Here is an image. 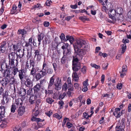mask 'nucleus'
<instances>
[{
	"label": "nucleus",
	"mask_w": 131,
	"mask_h": 131,
	"mask_svg": "<svg viewBox=\"0 0 131 131\" xmlns=\"http://www.w3.org/2000/svg\"><path fill=\"white\" fill-rule=\"evenodd\" d=\"M74 48H84L85 50H89L90 46L88 42L80 39H77L73 45Z\"/></svg>",
	"instance_id": "nucleus-1"
},
{
	"label": "nucleus",
	"mask_w": 131,
	"mask_h": 131,
	"mask_svg": "<svg viewBox=\"0 0 131 131\" xmlns=\"http://www.w3.org/2000/svg\"><path fill=\"white\" fill-rule=\"evenodd\" d=\"M48 66L47 64L44 62L42 66V69L43 71H44V72L45 73V75L47 73L48 74H52L53 72L52 69L50 68H48Z\"/></svg>",
	"instance_id": "nucleus-2"
},
{
	"label": "nucleus",
	"mask_w": 131,
	"mask_h": 131,
	"mask_svg": "<svg viewBox=\"0 0 131 131\" xmlns=\"http://www.w3.org/2000/svg\"><path fill=\"white\" fill-rule=\"evenodd\" d=\"M75 52H76L77 55L82 56L86 53V51H88L89 50H85L84 48H74Z\"/></svg>",
	"instance_id": "nucleus-3"
},
{
	"label": "nucleus",
	"mask_w": 131,
	"mask_h": 131,
	"mask_svg": "<svg viewBox=\"0 0 131 131\" xmlns=\"http://www.w3.org/2000/svg\"><path fill=\"white\" fill-rule=\"evenodd\" d=\"M40 95H37L35 94V95H32L30 97L29 100V102L31 104H33L35 103L36 102V100L39 97Z\"/></svg>",
	"instance_id": "nucleus-4"
},
{
	"label": "nucleus",
	"mask_w": 131,
	"mask_h": 131,
	"mask_svg": "<svg viewBox=\"0 0 131 131\" xmlns=\"http://www.w3.org/2000/svg\"><path fill=\"white\" fill-rule=\"evenodd\" d=\"M120 108H116L115 109V111L113 113V115L117 118H119L122 115V112H120Z\"/></svg>",
	"instance_id": "nucleus-5"
},
{
	"label": "nucleus",
	"mask_w": 131,
	"mask_h": 131,
	"mask_svg": "<svg viewBox=\"0 0 131 131\" xmlns=\"http://www.w3.org/2000/svg\"><path fill=\"white\" fill-rule=\"evenodd\" d=\"M17 61L15 59H9V66L10 67H14L17 66Z\"/></svg>",
	"instance_id": "nucleus-6"
},
{
	"label": "nucleus",
	"mask_w": 131,
	"mask_h": 131,
	"mask_svg": "<svg viewBox=\"0 0 131 131\" xmlns=\"http://www.w3.org/2000/svg\"><path fill=\"white\" fill-rule=\"evenodd\" d=\"M40 73L36 74L35 75V78L37 80H38L42 77L45 76V73L44 72V71H43L42 69L40 71Z\"/></svg>",
	"instance_id": "nucleus-7"
},
{
	"label": "nucleus",
	"mask_w": 131,
	"mask_h": 131,
	"mask_svg": "<svg viewBox=\"0 0 131 131\" xmlns=\"http://www.w3.org/2000/svg\"><path fill=\"white\" fill-rule=\"evenodd\" d=\"M13 72L11 70H10L9 69H6L3 71V77H8L12 74Z\"/></svg>",
	"instance_id": "nucleus-8"
},
{
	"label": "nucleus",
	"mask_w": 131,
	"mask_h": 131,
	"mask_svg": "<svg viewBox=\"0 0 131 131\" xmlns=\"http://www.w3.org/2000/svg\"><path fill=\"white\" fill-rule=\"evenodd\" d=\"M31 120L32 121H36V122H37L38 126H39L40 127H41L42 125H40V123H38L39 122H42L44 120H42L39 118L33 116L31 118Z\"/></svg>",
	"instance_id": "nucleus-9"
},
{
	"label": "nucleus",
	"mask_w": 131,
	"mask_h": 131,
	"mask_svg": "<svg viewBox=\"0 0 131 131\" xmlns=\"http://www.w3.org/2000/svg\"><path fill=\"white\" fill-rule=\"evenodd\" d=\"M41 86L39 84H36L33 88V89L35 94L37 95H40L38 92L40 91V89Z\"/></svg>",
	"instance_id": "nucleus-10"
},
{
	"label": "nucleus",
	"mask_w": 131,
	"mask_h": 131,
	"mask_svg": "<svg viewBox=\"0 0 131 131\" xmlns=\"http://www.w3.org/2000/svg\"><path fill=\"white\" fill-rule=\"evenodd\" d=\"M25 86L28 88L32 87L33 86V82L29 79H27L25 82Z\"/></svg>",
	"instance_id": "nucleus-11"
},
{
	"label": "nucleus",
	"mask_w": 131,
	"mask_h": 131,
	"mask_svg": "<svg viewBox=\"0 0 131 131\" xmlns=\"http://www.w3.org/2000/svg\"><path fill=\"white\" fill-rule=\"evenodd\" d=\"M6 106L1 105L0 106V116L2 117H5V109L6 108Z\"/></svg>",
	"instance_id": "nucleus-12"
},
{
	"label": "nucleus",
	"mask_w": 131,
	"mask_h": 131,
	"mask_svg": "<svg viewBox=\"0 0 131 131\" xmlns=\"http://www.w3.org/2000/svg\"><path fill=\"white\" fill-rule=\"evenodd\" d=\"M72 69L74 71H77L80 68V63H78V64H72Z\"/></svg>",
	"instance_id": "nucleus-13"
},
{
	"label": "nucleus",
	"mask_w": 131,
	"mask_h": 131,
	"mask_svg": "<svg viewBox=\"0 0 131 131\" xmlns=\"http://www.w3.org/2000/svg\"><path fill=\"white\" fill-rule=\"evenodd\" d=\"M25 112L24 107H20L18 110V113L20 116L22 115Z\"/></svg>",
	"instance_id": "nucleus-14"
},
{
	"label": "nucleus",
	"mask_w": 131,
	"mask_h": 131,
	"mask_svg": "<svg viewBox=\"0 0 131 131\" xmlns=\"http://www.w3.org/2000/svg\"><path fill=\"white\" fill-rule=\"evenodd\" d=\"M18 93L21 96H24L26 93V90L24 88H21L18 91Z\"/></svg>",
	"instance_id": "nucleus-15"
},
{
	"label": "nucleus",
	"mask_w": 131,
	"mask_h": 131,
	"mask_svg": "<svg viewBox=\"0 0 131 131\" xmlns=\"http://www.w3.org/2000/svg\"><path fill=\"white\" fill-rule=\"evenodd\" d=\"M71 50L70 49L67 48L66 51L64 50L63 52V55L66 57H68L71 53Z\"/></svg>",
	"instance_id": "nucleus-16"
},
{
	"label": "nucleus",
	"mask_w": 131,
	"mask_h": 131,
	"mask_svg": "<svg viewBox=\"0 0 131 131\" xmlns=\"http://www.w3.org/2000/svg\"><path fill=\"white\" fill-rule=\"evenodd\" d=\"M23 51H20V50H18V51L19 52V54L18 55L17 54V58H23L24 55V51L25 50L23 49Z\"/></svg>",
	"instance_id": "nucleus-17"
},
{
	"label": "nucleus",
	"mask_w": 131,
	"mask_h": 131,
	"mask_svg": "<svg viewBox=\"0 0 131 131\" xmlns=\"http://www.w3.org/2000/svg\"><path fill=\"white\" fill-rule=\"evenodd\" d=\"M22 104V101L20 99H19L16 100L14 104H16L17 107L20 106Z\"/></svg>",
	"instance_id": "nucleus-18"
},
{
	"label": "nucleus",
	"mask_w": 131,
	"mask_h": 131,
	"mask_svg": "<svg viewBox=\"0 0 131 131\" xmlns=\"http://www.w3.org/2000/svg\"><path fill=\"white\" fill-rule=\"evenodd\" d=\"M72 77L73 80L75 82H77L79 80V77L77 73L74 72L72 74Z\"/></svg>",
	"instance_id": "nucleus-19"
},
{
	"label": "nucleus",
	"mask_w": 131,
	"mask_h": 131,
	"mask_svg": "<svg viewBox=\"0 0 131 131\" xmlns=\"http://www.w3.org/2000/svg\"><path fill=\"white\" fill-rule=\"evenodd\" d=\"M116 13L117 16H119L122 14L123 12L122 9L121 7H118L115 9Z\"/></svg>",
	"instance_id": "nucleus-20"
},
{
	"label": "nucleus",
	"mask_w": 131,
	"mask_h": 131,
	"mask_svg": "<svg viewBox=\"0 0 131 131\" xmlns=\"http://www.w3.org/2000/svg\"><path fill=\"white\" fill-rule=\"evenodd\" d=\"M6 43L5 42H4L1 46L0 47V51L1 52L3 53L6 50L5 45Z\"/></svg>",
	"instance_id": "nucleus-21"
},
{
	"label": "nucleus",
	"mask_w": 131,
	"mask_h": 131,
	"mask_svg": "<svg viewBox=\"0 0 131 131\" xmlns=\"http://www.w3.org/2000/svg\"><path fill=\"white\" fill-rule=\"evenodd\" d=\"M1 83L3 86H5L9 83V79L7 78H5L2 80Z\"/></svg>",
	"instance_id": "nucleus-22"
},
{
	"label": "nucleus",
	"mask_w": 131,
	"mask_h": 131,
	"mask_svg": "<svg viewBox=\"0 0 131 131\" xmlns=\"http://www.w3.org/2000/svg\"><path fill=\"white\" fill-rule=\"evenodd\" d=\"M19 76L20 78V79L21 80V81L23 82L24 80V75H23V70H20L19 71Z\"/></svg>",
	"instance_id": "nucleus-23"
},
{
	"label": "nucleus",
	"mask_w": 131,
	"mask_h": 131,
	"mask_svg": "<svg viewBox=\"0 0 131 131\" xmlns=\"http://www.w3.org/2000/svg\"><path fill=\"white\" fill-rule=\"evenodd\" d=\"M9 59H15L16 53L15 52H12L8 54Z\"/></svg>",
	"instance_id": "nucleus-24"
},
{
	"label": "nucleus",
	"mask_w": 131,
	"mask_h": 131,
	"mask_svg": "<svg viewBox=\"0 0 131 131\" xmlns=\"http://www.w3.org/2000/svg\"><path fill=\"white\" fill-rule=\"evenodd\" d=\"M110 16H117V14L116 13V11L115 9H112L110 11Z\"/></svg>",
	"instance_id": "nucleus-25"
},
{
	"label": "nucleus",
	"mask_w": 131,
	"mask_h": 131,
	"mask_svg": "<svg viewBox=\"0 0 131 131\" xmlns=\"http://www.w3.org/2000/svg\"><path fill=\"white\" fill-rule=\"evenodd\" d=\"M1 123L2 124L0 125V128H4L6 127L7 123L5 120H3Z\"/></svg>",
	"instance_id": "nucleus-26"
},
{
	"label": "nucleus",
	"mask_w": 131,
	"mask_h": 131,
	"mask_svg": "<svg viewBox=\"0 0 131 131\" xmlns=\"http://www.w3.org/2000/svg\"><path fill=\"white\" fill-rule=\"evenodd\" d=\"M60 37L61 39V41L62 42L66 41L67 40V39L66 38H65V36L63 33L61 34V35L60 36Z\"/></svg>",
	"instance_id": "nucleus-27"
},
{
	"label": "nucleus",
	"mask_w": 131,
	"mask_h": 131,
	"mask_svg": "<svg viewBox=\"0 0 131 131\" xmlns=\"http://www.w3.org/2000/svg\"><path fill=\"white\" fill-rule=\"evenodd\" d=\"M54 79L53 78V77H51L50 79L49 83V84L48 88H50L54 84Z\"/></svg>",
	"instance_id": "nucleus-28"
},
{
	"label": "nucleus",
	"mask_w": 131,
	"mask_h": 131,
	"mask_svg": "<svg viewBox=\"0 0 131 131\" xmlns=\"http://www.w3.org/2000/svg\"><path fill=\"white\" fill-rule=\"evenodd\" d=\"M26 33V31L24 29L19 30L18 32V34H21L23 36Z\"/></svg>",
	"instance_id": "nucleus-29"
},
{
	"label": "nucleus",
	"mask_w": 131,
	"mask_h": 131,
	"mask_svg": "<svg viewBox=\"0 0 131 131\" xmlns=\"http://www.w3.org/2000/svg\"><path fill=\"white\" fill-rule=\"evenodd\" d=\"M66 37L67 39V40H69L71 44L74 40V38L72 36L67 35L66 36Z\"/></svg>",
	"instance_id": "nucleus-30"
},
{
	"label": "nucleus",
	"mask_w": 131,
	"mask_h": 131,
	"mask_svg": "<svg viewBox=\"0 0 131 131\" xmlns=\"http://www.w3.org/2000/svg\"><path fill=\"white\" fill-rule=\"evenodd\" d=\"M121 47L122 49L121 53H123L125 51L126 49V46L125 43H124L121 45Z\"/></svg>",
	"instance_id": "nucleus-31"
},
{
	"label": "nucleus",
	"mask_w": 131,
	"mask_h": 131,
	"mask_svg": "<svg viewBox=\"0 0 131 131\" xmlns=\"http://www.w3.org/2000/svg\"><path fill=\"white\" fill-rule=\"evenodd\" d=\"M116 131H124V130L123 128V127H122V126H121L119 125H118L117 124V125L116 127Z\"/></svg>",
	"instance_id": "nucleus-32"
},
{
	"label": "nucleus",
	"mask_w": 131,
	"mask_h": 131,
	"mask_svg": "<svg viewBox=\"0 0 131 131\" xmlns=\"http://www.w3.org/2000/svg\"><path fill=\"white\" fill-rule=\"evenodd\" d=\"M43 37L44 35L42 34H40L38 36V41L39 42V43H38L39 45L40 44V42H41V40L43 39Z\"/></svg>",
	"instance_id": "nucleus-33"
},
{
	"label": "nucleus",
	"mask_w": 131,
	"mask_h": 131,
	"mask_svg": "<svg viewBox=\"0 0 131 131\" xmlns=\"http://www.w3.org/2000/svg\"><path fill=\"white\" fill-rule=\"evenodd\" d=\"M9 84L10 85L16 82L14 78L13 77H11L9 80Z\"/></svg>",
	"instance_id": "nucleus-34"
},
{
	"label": "nucleus",
	"mask_w": 131,
	"mask_h": 131,
	"mask_svg": "<svg viewBox=\"0 0 131 131\" xmlns=\"http://www.w3.org/2000/svg\"><path fill=\"white\" fill-rule=\"evenodd\" d=\"M73 91V88H71L68 89V91L67 92V94L68 96L70 97L71 96V94L72 93V92Z\"/></svg>",
	"instance_id": "nucleus-35"
},
{
	"label": "nucleus",
	"mask_w": 131,
	"mask_h": 131,
	"mask_svg": "<svg viewBox=\"0 0 131 131\" xmlns=\"http://www.w3.org/2000/svg\"><path fill=\"white\" fill-rule=\"evenodd\" d=\"M55 85H62L61 84V80L59 78H58L56 79L55 82Z\"/></svg>",
	"instance_id": "nucleus-36"
},
{
	"label": "nucleus",
	"mask_w": 131,
	"mask_h": 131,
	"mask_svg": "<svg viewBox=\"0 0 131 131\" xmlns=\"http://www.w3.org/2000/svg\"><path fill=\"white\" fill-rule=\"evenodd\" d=\"M46 102L50 104H51L54 101V100L51 97H48L46 99Z\"/></svg>",
	"instance_id": "nucleus-37"
},
{
	"label": "nucleus",
	"mask_w": 131,
	"mask_h": 131,
	"mask_svg": "<svg viewBox=\"0 0 131 131\" xmlns=\"http://www.w3.org/2000/svg\"><path fill=\"white\" fill-rule=\"evenodd\" d=\"M58 104L59 106V109H61L63 108V105L64 104V102L63 101H59Z\"/></svg>",
	"instance_id": "nucleus-38"
},
{
	"label": "nucleus",
	"mask_w": 131,
	"mask_h": 131,
	"mask_svg": "<svg viewBox=\"0 0 131 131\" xmlns=\"http://www.w3.org/2000/svg\"><path fill=\"white\" fill-rule=\"evenodd\" d=\"M8 67V66H7L6 63L3 62L1 64V68L2 69V70L3 71V69H4L5 68H7Z\"/></svg>",
	"instance_id": "nucleus-39"
},
{
	"label": "nucleus",
	"mask_w": 131,
	"mask_h": 131,
	"mask_svg": "<svg viewBox=\"0 0 131 131\" xmlns=\"http://www.w3.org/2000/svg\"><path fill=\"white\" fill-rule=\"evenodd\" d=\"M127 66L126 65L123 66L122 67V69L120 72V73L126 72L127 71Z\"/></svg>",
	"instance_id": "nucleus-40"
},
{
	"label": "nucleus",
	"mask_w": 131,
	"mask_h": 131,
	"mask_svg": "<svg viewBox=\"0 0 131 131\" xmlns=\"http://www.w3.org/2000/svg\"><path fill=\"white\" fill-rule=\"evenodd\" d=\"M39 114V112L38 110H33L32 116H37Z\"/></svg>",
	"instance_id": "nucleus-41"
},
{
	"label": "nucleus",
	"mask_w": 131,
	"mask_h": 131,
	"mask_svg": "<svg viewBox=\"0 0 131 131\" xmlns=\"http://www.w3.org/2000/svg\"><path fill=\"white\" fill-rule=\"evenodd\" d=\"M40 50H35V52H34V54H35V57H36V56L40 55L42 54L41 53H40Z\"/></svg>",
	"instance_id": "nucleus-42"
},
{
	"label": "nucleus",
	"mask_w": 131,
	"mask_h": 131,
	"mask_svg": "<svg viewBox=\"0 0 131 131\" xmlns=\"http://www.w3.org/2000/svg\"><path fill=\"white\" fill-rule=\"evenodd\" d=\"M17 107L14 104H13L12 105L11 108V112L12 113H14L16 109V107Z\"/></svg>",
	"instance_id": "nucleus-43"
},
{
	"label": "nucleus",
	"mask_w": 131,
	"mask_h": 131,
	"mask_svg": "<svg viewBox=\"0 0 131 131\" xmlns=\"http://www.w3.org/2000/svg\"><path fill=\"white\" fill-rule=\"evenodd\" d=\"M13 46V51L15 52L19 48V44L16 45H13V46Z\"/></svg>",
	"instance_id": "nucleus-44"
},
{
	"label": "nucleus",
	"mask_w": 131,
	"mask_h": 131,
	"mask_svg": "<svg viewBox=\"0 0 131 131\" xmlns=\"http://www.w3.org/2000/svg\"><path fill=\"white\" fill-rule=\"evenodd\" d=\"M36 69L34 67H32V69L31 71L30 74L33 75V76H34L36 72Z\"/></svg>",
	"instance_id": "nucleus-45"
},
{
	"label": "nucleus",
	"mask_w": 131,
	"mask_h": 131,
	"mask_svg": "<svg viewBox=\"0 0 131 131\" xmlns=\"http://www.w3.org/2000/svg\"><path fill=\"white\" fill-rule=\"evenodd\" d=\"M125 119L124 118H123L121 120L120 125L119 126H122V127H124L125 126Z\"/></svg>",
	"instance_id": "nucleus-46"
},
{
	"label": "nucleus",
	"mask_w": 131,
	"mask_h": 131,
	"mask_svg": "<svg viewBox=\"0 0 131 131\" xmlns=\"http://www.w3.org/2000/svg\"><path fill=\"white\" fill-rule=\"evenodd\" d=\"M78 63H80L78 62V59L77 58H74L72 61V64H78Z\"/></svg>",
	"instance_id": "nucleus-47"
},
{
	"label": "nucleus",
	"mask_w": 131,
	"mask_h": 131,
	"mask_svg": "<svg viewBox=\"0 0 131 131\" xmlns=\"http://www.w3.org/2000/svg\"><path fill=\"white\" fill-rule=\"evenodd\" d=\"M67 58V57L63 55L61 60V62L62 64H63L65 63Z\"/></svg>",
	"instance_id": "nucleus-48"
},
{
	"label": "nucleus",
	"mask_w": 131,
	"mask_h": 131,
	"mask_svg": "<svg viewBox=\"0 0 131 131\" xmlns=\"http://www.w3.org/2000/svg\"><path fill=\"white\" fill-rule=\"evenodd\" d=\"M108 66L107 63H104L102 65V68L103 70H106L107 69Z\"/></svg>",
	"instance_id": "nucleus-49"
},
{
	"label": "nucleus",
	"mask_w": 131,
	"mask_h": 131,
	"mask_svg": "<svg viewBox=\"0 0 131 131\" xmlns=\"http://www.w3.org/2000/svg\"><path fill=\"white\" fill-rule=\"evenodd\" d=\"M32 88H30L27 91V94L28 95H31L32 94Z\"/></svg>",
	"instance_id": "nucleus-50"
},
{
	"label": "nucleus",
	"mask_w": 131,
	"mask_h": 131,
	"mask_svg": "<svg viewBox=\"0 0 131 131\" xmlns=\"http://www.w3.org/2000/svg\"><path fill=\"white\" fill-rule=\"evenodd\" d=\"M66 93H64L60 95L59 96V99L62 100L63 99L66 95Z\"/></svg>",
	"instance_id": "nucleus-51"
},
{
	"label": "nucleus",
	"mask_w": 131,
	"mask_h": 131,
	"mask_svg": "<svg viewBox=\"0 0 131 131\" xmlns=\"http://www.w3.org/2000/svg\"><path fill=\"white\" fill-rule=\"evenodd\" d=\"M45 93L46 94V95L45 96H47V94H52L53 93V91L51 90H45Z\"/></svg>",
	"instance_id": "nucleus-52"
},
{
	"label": "nucleus",
	"mask_w": 131,
	"mask_h": 131,
	"mask_svg": "<svg viewBox=\"0 0 131 131\" xmlns=\"http://www.w3.org/2000/svg\"><path fill=\"white\" fill-rule=\"evenodd\" d=\"M46 5L48 6H50L52 4V2L51 0H47L46 2Z\"/></svg>",
	"instance_id": "nucleus-53"
},
{
	"label": "nucleus",
	"mask_w": 131,
	"mask_h": 131,
	"mask_svg": "<svg viewBox=\"0 0 131 131\" xmlns=\"http://www.w3.org/2000/svg\"><path fill=\"white\" fill-rule=\"evenodd\" d=\"M18 69L16 67H15L13 69V74L14 75L16 74L17 72H19Z\"/></svg>",
	"instance_id": "nucleus-54"
},
{
	"label": "nucleus",
	"mask_w": 131,
	"mask_h": 131,
	"mask_svg": "<svg viewBox=\"0 0 131 131\" xmlns=\"http://www.w3.org/2000/svg\"><path fill=\"white\" fill-rule=\"evenodd\" d=\"M79 19L84 22L88 19L85 16L81 17L79 18Z\"/></svg>",
	"instance_id": "nucleus-55"
},
{
	"label": "nucleus",
	"mask_w": 131,
	"mask_h": 131,
	"mask_svg": "<svg viewBox=\"0 0 131 131\" xmlns=\"http://www.w3.org/2000/svg\"><path fill=\"white\" fill-rule=\"evenodd\" d=\"M8 92L6 91H5L3 94V98L4 99V97H8Z\"/></svg>",
	"instance_id": "nucleus-56"
},
{
	"label": "nucleus",
	"mask_w": 131,
	"mask_h": 131,
	"mask_svg": "<svg viewBox=\"0 0 131 131\" xmlns=\"http://www.w3.org/2000/svg\"><path fill=\"white\" fill-rule=\"evenodd\" d=\"M86 68L85 66H84L82 68L81 71L83 73H86Z\"/></svg>",
	"instance_id": "nucleus-57"
},
{
	"label": "nucleus",
	"mask_w": 131,
	"mask_h": 131,
	"mask_svg": "<svg viewBox=\"0 0 131 131\" xmlns=\"http://www.w3.org/2000/svg\"><path fill=\"white\" fill-rule=\"evenodd\" d=\"M55 89L57 90H60L61 88V85H55Z\"/></svg>",
	"instance_id": "nucleus-58"
},
{
	"label": "nucleus",
	"mask_w": 131,
	"mask_h": 131,
	"mask_svg": "<svg viewBox=\"0 0 131 131\" xmlns=\"http://www.w3.org/2000/svg\"><path fill=\"white\" fill-rule=\"evenodd\" d=\"M69 46V44L68 43L64 44V45L62 47V48L64 50L66 48H67Z\"/></svg>",
	"instance_id": "nucleus-59"
},
{
	"label": "nucleus",
	"mask_w": 131,
	"mask_h": 131,
	"mask_svg": "<svg viewBox=\"0 0 131 131\" xmlns=\"http://www.w3.org/2000/svg\"><path fill=\"white\" fill-rule=\"evenodd\" d=\"M54 116L59 119H60L62 117V116H61L59 115L57 113L55 114L54 115Z\"/></svg>",
	"instance_id": "nucleus-60"
},
{
	"label": "nucleus",
	"mask_w": 131,
	"mask_h": 131,
	"mask_svg": "<svg viewBox=\"0 0 131 131\" xmlns=\"http://www.w3.org/2000/svg\"><path fill=\"white\" fill-rule=\"evenodd\" d=\"M88 81V80L87 79L83 82V84L84 86H87L88 85V84L87 82Z\"/></svg>",
	"instance_id": "nucleus-61"
},
{
	"label": "nucleus",
	"mask_w": 131,
	"mask_h": 131,
	"mask_svg": "<svg viewBox=\"0 0 131 131\" xmlns=\"http://www.w3.org/2000/svg\"><path fill=\"white\" fill-rule=\"evenodd\" d=\"M122 83H119L117 85V88L118 89H120L122 87Z\"/></svg>",
	"instance_id": "nucleus-62"
},
{
	"label": "nucleus",
	"mask_w": 131,
	"mask_h": 131,
	"mask_svg": "<svg viewBox=\"0 0 131 131\" xmlns=\"http://www.w3.org/2000/svg\"><path fill=\"white\" fill-rule=\"evenodd\" d=\"M67 89V85L66 83H65L63 85L62 89L64 91H66Z\"/></svg>",
	"instance_id": "nucleus-63"
},
{
	"label": "nucleus",
	"mask_w": 131,
	"mask_h": 131,
	"mask_svg": "<svg viewBox=\"0 0 131 131\" xmlns=\"http://www.w3.org/2000/svg\"><path fill=\"white\" fill-rule=\"evenodd\" d=\"M84 117L87 119H88L89 117V115L86 113H84L83 114Z\"/></svg>",
	"instance_id": "nucleus-64"
}]
</instances>
